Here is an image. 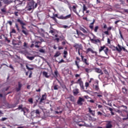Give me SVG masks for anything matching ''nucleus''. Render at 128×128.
<instances>
[{
	"instance_id": "f257e3e1",
	"label": "nucleus",
	"mask_w": 128,
	"mask_h": 128,
	"mask_svg": "<svg viewBox=\"0 0 128 128\" xmlns=\"http://www.w3.org/2000/svg\"><path fill=\"white\" fill-rule=\"evenodd\" d=\"M118 110H116L121 116H126V112H128V106L124 105H120V106H117Z\"/></svg>"
},
{
	"instance_id": "f03ea898",
	"label": "nucleus",
	"mask_w": 128,
	"mask_h": 128,
	"mask_svg": "<svg viewBox=\"0 0 128 128\" xmlns=\"http://www.w3.org/2000/svg\"><path fill=\"white\" fill-rule=\"evenodd\" d=\"M26 1L29 2L28 3V10L29 12L38 8L37 3H36L34 0H26Z\"/></svg>"
},
{
	"instance_id": "7ed1b4c3",
	"label": "nucleus",
	"mask_w": 128,
	"mask_h": 128,
	"mask_svg": "<svg viewBox=\"0 0 128 128\" xmlns=\"http://www.w3.org/2000/svg\"><path fill=\"white\" fill-rule=\"evenodd\" d=\"M74 84H77L80 86V88L82 90H84V82L82 80V78H79L76 82H74V80L71 81V84H70V86H72Z\"/></svg>"
},
{
	"instance_id": "20e7f679",
	"label": "nucleus",
	"mask_w": 128,
	"mask_h": 128,
	"mask_svg": "<svg viewBox=\"0 0 128 128\" xmlns=\"http://www.w3.org/2000/svg\"><path fill=\"white\" fill-rule=\"evenodd\" d=\"M54 16V18H57L59 20H68L72 18V14H69L68 15H67L65 16H64V15H60V16H58V14H55Z\"/></svg>"
},
{
	"instance_id": "39448f33",
	"label": "nucleus",
	"mask_w": 128,
	"mask_h": 128,
	"mask_svg": "<svg viewBox=\"0 0 128 128\" xmlns=\"http://www.w3.org/2000/svg\"><path fill=\"white\" fill-rule=\"evenodd\" d=\"M102 50H104V52H105L106 56H108V48L106 46H100V48L99 49V52H102Z\"/></svg>"
},
{
	"instance_id": "423d86ee",
	"label": "nucleus",
	"mask_w": 128,
	"mask_h": 128,
	"mask_svg": "<svg viewBox=\"0 0 128 128\" xmlns=\"http://www.w3.org/2000/svg\"><path fill=\"white\" fill-rule=\"evenodd\" d=\"M73 47L74 48L76 52H78V50H82V44L76 43L73 45Z\"/></svg>"
},
{
	"instance_id": "0eeeda50",
	"label": "nucleus",
	"mask_w": 128,
	"mask_h": 128,
	"mask_svg": "<svg viewBox=\"0 0 128 128\" xmlns=\"http://www.w3.org/2000/svg\"><path fill=\"white\" fill-rule=\"evenodd\" d=\"M75 66H77V68L80 70V58H78V56L76 57V60L74 61Z\"/></svg>"
},
{
	"instance_id": "6e6552de",
	"label": "nucleus",
	"mask_w": 128,
	"mask_h": 128,
	"mask_svg": "<svg viewBox=\"0 0 128 128\" xmlns=\"http://www.w3.org/2000/svg\"><path fill=\"white\" fill-rule=\"evenodd\" d=\"M18 22H19L22 26V30H26V28L24 27V26H26V23L24 22V21L20 20V19L18 18L17 20Z\"/></svg>"
},
{
	"instance_id": "1a4fd4ad",
	"label": "nucleus",
	"mask_w": 128,
	"mask_h": 128,
	"mask_svg": "<svg viewBox=\"0 0 128 128\" xmlns=\"http://www.w3.org/2000/svg\"><path fill=\"white\" fill-rule=\"evenodd\" d=\"M92 52V54H94L96 56H98V52L96 51H94L92 48H88L86 52V54H88V52Z\"/></svg>"
},
{
	"instance_id": "9d476101",
	"label": "nucleus",
	"mask_w": 128,
	"mask_h": 128,
	"mask_svg": "<svg viewBox=\"0 0 128 128\" xmlns=\"http://www.w3.org/2000/svg\"><path fill=\"white\" fill-rule=\"evenodd\" d=\"M94 82L95 84H93V88L95 90H100V87L98 86V81L96 80Z\"/></svg>"
},
{
	"instance_id": "9b49d317",
	"label": "nucleus",
	"mask_w": 128,
	"mask_h": 128,
	"mask_svg": "<svg viewBox=\"0 0 128 128\" xmlns=\"http://www.w3.org/2000/svg\"><path fill=\"white\" fill-rule=\"evenodd\" d=\"M80 56L82 62H84V64H85L86 66H89L90 63H88V59L86 58H85L84 56H82V55H80Z\"/></svg>"
},
{
	"instance_id": "f8f14e48",
	"label": "nucleus",
	"mask_w": 128,
	"mask_h": 128,
	"mask_svg": "<svg viewBox=\"0 0 128 128\" xmlns=\"http://www.w3.org/2000/svg\"><path fill=\"white\" fill-rule=\"evenodd\" d=\"M84 102V98L82 97H79L78 100L77 101V104L78 106H82V102Z\"/></svg>"
},
{
	"instance_id": "ddd939ff",
	"label": "nucleus",
	"mask_w": 128,
	"mask_h": 128,
	"mask_svg": "<svg viewBox=\"0 0 128 128\" xmlns=\"http://www.w3.org/2000/svg\"><path fill=\"white\" fill-rule=\"evenodd\" d=\"M83 124H80V122H76L77 124L79 126H86V128H90V126L84 123V122H82Z\"/></svg>"
},
{
	"instance_id": "4468645a",
	"label": "nucleus",
	"mask_w": 128,
	"mask_h": 128,
	"mask_svg": "<svg viewBox=\"0 0 128 128\" xmlns=\"http://www.w3.org/2000/svg\"><path fill=\"white\" fill-rule=\"evenodd\" d=\"M94 70L96 72H97L98 74H104V72H102V70H100V68H95Z\"/></svg>"
},
{
	"instance_id": "2eb2a0df",
	"label": "nucleus",
	"mask_w": 128,
	"mask_h": 128,
	"mask_svg": "<svg viewBox=\"0 0 128 128\" xmlns=\"http://www.w3.org/2000/svg\"><path fill=\"white\" fill-rule=\"evenodd\" d=\"M22 84L20 82H18V88H16V92H18L20 90H22Z\"/></svg>"
},
{
	"instance_id": "dca6fc26",
	"label": "nucleus",
	"mask_w": 128,
	"mask_h": 128,
	"mask_svg": "<svg viewBox=\"0 0 128 128\" xmlns=\"http://www.w3.org/2000/svg\"><path fill=\"white\" fill-rule=\"evenodd\" d=\"M90 42H92L93 44H98V42L100 44V40L98 39H90Z\"/></svg>"
},
{
	"instance_id": "f3484780",
	"label": "nucleus",
	"mask_w": 128,
	"mask_h": 128,
	"mask_svg": "<svg viewBox=\"0 0 128 128\" xmlns=\"http://www.w3.org/2000/svg\"><path fill=\"white\" fill-rule=\"evenodd\" d=\"M46 100V94H42L41 98V99L40 101V104H42L43 100Z\"/></svg>"
},
{
	"instance_id": "a211bd4d",
	"label": "nucleus",
	"mask_w": 128,
	"mask_h": 128,
	"mask_svg": "<svg viewBox=\"0 0 128 128\" xmlns=\"http://www.w3.org/2000/svg\"><path fill=\"white\" fill-rule=\"evenodd\" d=\"M26 66L28 70H34V66H32V64H29L28 66V64H26Z\"/></svg>"
},
{
	"instance_id": "6ab92c4d",
	"label": "nucleus",
	"mask_w": 128,
	"mask_h": 128,
	"mask_svg": "<svg viewBox=\"0 0 128 128\" xmlns=\"http://www.w3.org/2000/svg\"><path fill=\"white\" fill-rule=\"evenodd\" d=\"M118 47H116V49L117 50V52H120L122 50V46L120 44H118Z\"/></svg>"
},
{
	"instance_id": "aec40b11",
	"label": "nucleus",
	"mask_w": 128,
	"mask_h": 128,
	"mask_svg": "<svg viewBox=\"0 0 128 128\" xmlns=\"http://www.w3.org/2000/svg\"><path fill=\"white\" fill-rule=\"evenodd\" d=\"M106 128H112V121H106Z\"/></svg>"
},
{
	"instance_id": "412c9836",
	"label": "nucleus",
	"mask_w": 128,
	"mask_h": 128,
	"mask_svg": "<svg viewBox=\"0 0 128 128\" xmlns=\"http://www.w3.org/2000/svg\"><path fill=\"white\" fill-rule=\"evenodd\" d=\"M39 34L42 36L43 38H44V30L42 28H40L39 30Z\"/></svg>"
},
{
	"instance_id": "4be33fe9",
	"label": "nucleus",
	"mask_w": 128,
	"mask_h": 128,
	"mask_svg": "<svg viewBox=\"0 0 128 128\" xmlns=\"http://www.w3.org/2000/svg\"><path fill=\"white\" fill-rule=\"evenodd\" d=\"M74 96H78L80 94V90L78 88L74 89L73 90Z\"/></svg>"
},
{
	"instance_id": "5701e85b",
	"label": "nucleus",
	"mask_w": 128,
	"mask_h": 128,
	"mask_svg": "<svg viewBox=\"0 0 128 128\" xmlns=\"http://www.w3.org/2000/svg\"><path fill=\"white\" fill-rule=\"evenodd\" d=\"M34 42V44L35 48H40L38 44H42V42H40V41L34 42Z\"/></svg>"
},
{
	"instance_id": "b1692460",
	"label": "nucleus",
	"mask_w": 128,
	"mask_h": 128,
	"mask_svg": "<svg viewBox=\"0 0 128 128\" xmlns=\"http://www.w3.org/2000/svg\"><path fill=\"white\" fill-rule=\"evenodd\" d=\"M2 0L3 2L5 4H12V0Z\"/></svg>"
},
{
	"instance_id": "393cba45",
	"label": "nucleus",
	"mask_w": 128,
	"mask_h": 128,
	"mask_svg": "<svg viewBox=\"0 0 128 128\" xmlns=\"http://www.w3.org/2000/svg\"><path fill=\"white\" fill-rule=\"evenodd\" d=\"M88 112L91 114L93 116H94L96 115V112L92 111L91 108H88Z\"/></svg>"
},
{
	"instance_id": "a878e982",
	"label": "nucleus",
	"mask_w": 128,
	"mask_h": 128,
	"mask_svg": "<svg viewBox=\"0 0 128 128\" xmlns=\"http://www.w3.org/2000/svg\"><path fill=\"white\" fill-rule=\"evenodd\" d=\"M22 34H24L25 36H28V29L22 30Z\"/></svg>"
},
{
	"instance_id": "bb28decb",
	"label": "nucleus",
	"mask_w": 128,
	"mask_h": 128,
	"mask_svg": "<svg viewBox=\"0 0 128 128\" xmlns=\"http://www.w3.org/2000/svg\"><path fill=\"white\" fill-rule=\"evenodd\" d=\"M112 30V27H108L107 28V30L106 31H104V34H106V36H110V33H108V30Z\"/></svg>"
},
{
	"instance_id": "cd10ccee",
	"label": "nucleus",
	"mask_w": 128,
	"mask_h": 128,
	"mask_svg": "<svg viewBox=\"0 0 128 128\" xmlns=\"http://www.w3.org/2000/svg\"><path fill=\"white\" fill-rule=\"evenodd\" d=\"M72 8V10H73V12H75V14H77V16H79V15H78V12L76 11V6H73Z\"/></svg>"
},
{
	"instance_id": "c85d7f7f",
	"label": "nucleus",
	"mask_w": 128,
	"mask_h": 128,
	"mask_svg": "<svg viewBox=\"0 0 128 128\" xmlns=\"http://www.w3.org/2000/svg\"><path fill=\"white\" fill-rule=\"evenodd\" d=\"M36 114V116L40 115V110L37 109L36 110H34L32 112V113Z\"/></svg>"
},
{
	"instance_id": "c756f323",
	"label": "nucleus",
	"mask_w": 128,
	"mask_h": 128,
	"mask_svg": "<svg viewBox=\"0 0 128 128\" xmlns=\"http://www.w3.org/2000/svg\"><path fill=\"white\" fill-rule=\"evenodd\" d=\"M97 115L99 116H105L106 118V114H104L102 113V112H97Z\"/></svg>"
},
{
	"instance_id": "7c9ffc66",
	"label": "nucleus",
	"mask_w": 128,
	"mask_h": 128,
	"mask_svg": "<svg viewBox=\"0 0 128 128\" xmlns=\"http://www.w3.org/2000/svg\"><path fill=\"white\" fill-rule=\"evenodd\" d=\"M122 90L124 94H126V92H128V89L126 88V86H124L122 88Z\"/></svg>"
},
{
	"instance_id": "2f4dec72",
	"label": "nucleus",
	"mask_w": 128,
	"mask_h": 128,
	"mask_svg": "<svg viewBox=\"0 0 128 128\" xmlns=\"http://www.w3.org/2000/svg\"><path fill=\"white\" fill-rule=\"evenodd\" d=\"M60 56V52H56L54 56V57L58 58V56Z\"/></svg>"
},
{
	"instance_id": "473e14b6",
	"label": "nucleus",
	"mask_w": 128,
	"mask_h": 128,
	"mask_svg": "<svg viewBox=\"0 0 128 128\" xmlns=\"http://www.w3.org/2000/svg\"><path fill=\"white\" fill-rule=\"evenodd\" d=\"M88 10V8H86V4H83V11L82 12L83 14H84V12Z\"/></svg>"
},
{
	"instance_id": "72a5a7b5",
	"label": "nucleus",
	"mask_w": 128,
	"mask_h": 128,
	"mask_svg": "<svg viewBox=\"0 0 128 128\" xmlns=\"http://www.w3.org/2000/svg\"><path fill=\"white\" fill-rule=\"evenodd\" d=\"M43 76H45V78H48L50 77L48 75V73L46 72H43Z\"/></svg>"
},
{
	"instance_id": "f704fd0d",
	"label": "nucleus",
	"mask_w": 128,
	"mask_h": 128,
	"mask_svg": "<svg viewBox=\"0 0 128 128\" xmlns=\"http://www.w3.org/2000/svg\"><path fill=\"white\" fill-rule=\"evenodd\" d=\"M54 78H58V70H56L54 71Z\"/></svg>"
},
{
	"instance_id": "c9c22d12",
	"label": "nucleus",
	"mask_w": 128,
	"mask_h": 128,
	"mask_svg": "<svg viewBox=\"0 0 128 128\" xmlns=\"http://www.w3.org/2000/svg\"><path fill=\"white\" fill-rule=\"evenodd\" d=\"M27 58H28V60H34V56H28Z\"/></svg>"
},
{
	"instance_id": "e433bc0d",
	"label": "nucleus",
	"mask_w": 128,
	"mask_h": 128,
	"mask_svg": "<svg viewBox=\"0 0 128 128\" xmlns=\"http://www.w3.org/2000/svg\"><path fill=\"white\" fill-rule=\"evenodd\" d=\"M50 18H52L53 20H54V22L56 24H58V20L56 19V17L50 16Z\"/></svg>"
},
{
	"instance_id": "4c0bfd02",
	"label": "nucleus",
	"mask_w": 128,
	"mask_h": 128,
	"mask_svg": "<svg viewBox=\"0 0 128 128\" xmlns=\"http://www.w3.org/2000/svg\"><path fill=\"white\" fill-rule=\"evenodd\" d=\"M98 26H96L94 28V32H98Z\"/></svg>"
},
{
	"instance_id": "58836bf2",
	"label": "nucleus",
	"mask_w": 128,
	"mask_h": 128,
	"mask_svg": "<svg viewBox=\"0 0 128 128\" xmlns=\"http://www.w3.org/2000/svg\"><path fill=\"white\" fill-rule=\"evenodd\" d=\"M54 90H58V85L55 84L54 87Z\"/></svg>"
},
{
	"instance_id": "ea45409f",
	"label": "nucleus",
	"mask_w": 128,
	"mask_h": 128,
	"mask_svg": "<svg viewBox=\"0 0 128 128\" xmlns=\"http://www.w3.org/2000/svg\"><path fill=\"white\" fill-rule=\"evenodd\" d=\"M15 26L18 32H20V27H18V24L16 23Z\"/></svg>"
},
{
	"instance_id": "a19ab883",
	"label": "nucleus",
	"mask_w": 128,
	"mask_h": 128,
	"mask_svg": "<svg viewBox=\"0 0 128 128\" xmlns=\"http://www.w3.org/2000/svg\"><path fill=\"white\" fill-rule=\"evenodd\" d=\"M16 34V31L14 29H12V31L10 32V34Z\"/></svg>"
},
{
	"instance_id": "79ce46f5",
	"label": "nucleus",
	"mask_w": 128,
	"mask_h": 128,
	"mask_svg": "<svg viewBox=\"0 0 128 128\" xmlns=\"http://www.w3.org/2000/svg\"><path fill=\"white\" fill-rule=\"evenodd\" d=\"M36 36V38H40V42H41V44H42V42H44V39H42V37H40V36L38 37V36Z\"/></svg>"
},
{
	"instance_id": "37998d69",
	"label": "nucleus",
	"mask_w": 128,
	"mask_h": 128,
	"mask_svg": "<svg viewBox=\"0 0 128 128\" xmlns=\"http://www.w3.org/2000/svg\"><path fill=\"white\" fill-rule=\"evenodd\" d=\"M69 98H70V102H74V96H72Z\"/></svg>"
},
{
	"instance_id": "c03bdc74",
	"label": "nucleus",
	"mask_w": 128,
	"mask_h": 128,
	"mask_svg": "<svg viewBox=\"0 0 128 128\" xmlns=\"http://www.w3.org/2000/svg\"><path fill=\"white\" fill-rule=\"evenodd\" d=\"M8 120L7 118H2L0 120V122H4V120Z\"/></svg>"
},
{
	"instance_id": "a18cd8bd",
	"label": "nucleus",
	"mask_w": 128,
	"mask_h": 128,
	"mask_svg": "<svg viewBox=\"0 0 128 128\" xmlns=\"http://www.w3.org/2000/svg\"><path fill=\"white\" fill-rule=\"evenodd\" d=\"M55 112L56 114H62V110H60L59 112L58 111H55Z\"/></svg>"
},
{
	"instance_id": "49530a36",
	"label": "nucleus",
	"mask_w": 128,
	"mask_h": 128,
	"mask_svg": "<svg viewBox=\"0 0 128 128\" xmlns=\"http://www.w3.org/2000/svg\"><path fill=\"white\" fill-rule=\"evenodd\" d=\"M22 104L20 105L17 108V110H20L22 108Z\"/></svg>"
},
{
	"instance_id": "de8ad7c7",
	"label": "nucleus",
	"mask_w": 128,
	"mask_h": 128,
	"mask_svg": "<svg viewBox=\"0 0 128 128\" xmlns=\"http://www.w3.org/2000/svg\"><path fill=\"white\" fill-rule=\"evenodd\" d=\"M62 62L66 63V61H64V60L62 59L59 62H58V64H62Z\"/></svg>"
},
{
	"instance_id": "09e8293b",
	"label": "nucleus",
	"mask_w": 128,
	"mask_h": 128,
	"mask_svg": "<svg viewBox=\"0 0 128 128\" xmlns=\"http://www.w3.org/2000/svg\"><path fill=\"white\" fill-rule=\"evenodd\" d=\"M49 32L50 34H52V36H54V30H50L49 31Z\"/></svg>"
},
{
	"instance_id": "8fccbe9b",
	"label": "nucleus",
	"mask_w": 128,
	"mask_h": 128,
	"mask_svg": "<svg viewBox=\"0 0 128 128\" xmlns=\"http://www.w3.org/2000/svg\"><path fill=\"white\" fill-rule=\"evenodd\" d=\"M7 24H8L10 26H12V22L10 20L8 21Z\"/></svg>"
},
{
	"instance_id": "3c124183",
	"label": "nucleus",
	"mask_w": 128,
	"mask_h": 128,
	"mask_svg": "<svg viewBox=\"0 0 128 128\" xmlns=\"http://www.w3.org/2000/svg\"><path fill=\"white\" fill-rule=\"evenodd\" d=\"M81 30H82V32H84V34H86V33L87 32L86 30H85V29L84 28H82L81 29Z\"/></svg>"
},
{
	"instance_id": "603ef678",
	"label": "nucleus",
	"mask_w": 128,
	"mask_h": 128,
	"mask_svg": "<svg viewBox=\"0 0 128 128\" xmlns=\"http://www.w3.org/2000/svg\"><path fill=\"white\" fill-rule=\"evenodd\" d=\"M88 86H90V84L88 82L85 83V86L86 88H88Z\"/></svg>"
},
{
	"instance_id": "864d4df0",
	"label": "nucleus",
	"mask_w": 128,
	"mask_h": 128,
	"mask_svg": "<svg viewBox=\"0 0 128 128\" xmlns=\"http://www.w3.org/2000/svg\"><path fill=\"white\" fill-rule=\"evenodd\" d=\"M84 70L86 72H88V73L90 72V68H85Z\"/></svg>"
},
{
	"instance_id": "5fc2aeb1",
	"label": "nucleus",
	"mask_w": 128,
	"mask_h": 128,
	"mask_svg": "<svg viewBox=\"0 0 128 128\" xmlns=\"http://www.w3.org/2000/svg\"><path fill=\"white\" fill-rule=\"evenodd\" d=\"M103 24H104L103 28H104V29L108 28V26H106V24L104 23Z\"/></svg>"
},
{
	"instance_id": "6e6d98bb",
	"label": "nucleus",
	"mask_w": 128,
	"mask_h": 128,
	"mask_svg": "<svg viewBox=\"0 0 128 128\" xmlns=\"http://www.w3.org/2000/svg\"><path fill=\"white\" fill-rule=\"evenodd\" d=\"M89 28H90V30H94V25H92L90 24V25L89 26Z\"/></svg>"
},
{
	"instance_id": "4d7b16f0",
	"label": "nucleus",
	"mask_w": 128,
	"mask_h": 128,
	"mask_svg": "<svg viewBox=\"0 0 128 128\" xmlns=\"http://www.w3.org/2000/svg\"><path fill=\"white\" fill-rule=\"evenodd\" d=\"M4 38H5V40H6V42H10V40H8V37H5Z\"/></svg>"
},
{
	"instance_id": "13d9d810",
	"label": "nucleus",
	"mask_w": 128,
	"mask_h": 128,
	"mask_svg": "<svg viewBox=\"0 0 128 128\" xmlns=\"http://www.w3.org/2000/svg\"><path fill=\"white\" fill-rule=\"evenodd\" d=\"M18 12H14V14L16 16H18Z\"/></svg>"
},
{
	"instance_id": "bf43d9fd",
	"label": "nucleus",
	"mask_w": 128,
	"mask_h": 128,
	"mask_svg": "<svg viewBox=\"0 0 128 128\" xmlns=\"http://www.w3.org/2000/svg\"><path fill=\"white\" fill-rule=\"evenodd\" d=\"M28 102H31V104H32L34 102V101L32 100V98L28 100Z\"/></svg>"
},
{
	"instance_id": "052dcab7",
	"label": "nucleus",
	"mask_w": 128,
	"mask_h": 128,
	"mask_svg": "<svg viewBox=\"0 0 128 128\" xmlns=\"http://www.w3.org/2000/svg\"><path fill=\"white\" fill-rule=\"evenodd\" d=\"M61 86L62 88H63L64 89H66V85L63 84V85H61Z\"/></svg>"
},
{
	"instance_id": "680f3d73",
	"label": "nucleus",
	"mask_w": 128,
	"mask_h": 128,
	"mask_svg": "<svg viewBox=\"0 0 128 128\" xmlns=\"http://www.w3.org/2000/svg\"><path fill=\"white\" fill-rule=\"evenodd\" d=\"M24 48H28V44L26 42H24Z\"/></svg>"
},
{
	"instance_id": "e2e57ef3",
	"label": "nucleus",
	"mask_w": 128,
	"mask_h": 128,
	"mask_svg": "<svg viewBox=\"0 0 128 128\" xmlns=\"http://www.w3.org/2000/svg\"><path fill=\"white\" fill-rule=\"evenodd\" d=\"M32 72L30 71V74H29L28 78H32Z\"/></svg>"
},
{
	"instance_id": "0e129e2a",
	"label": "nucleus",
	"mask_w": 128,
	"mask_h": 128,
	"mask_svg": "<svg viewBox=\"0 0 128 128\" xmlns=\"http://www.w3.org/2000/svg\"><path fill=\"white\" fill-rule=\"evenodd\" d=\"M39 52H44V49H40V50H39Z\"/></svg>"
},
{
	"instance_id": "69168bd1",
	"label": "nucleus",
	"mask_w": 128,
	"mask_h": 128,
	"mask_svg": "<svg viewBox=\"0 0 128 128\" xmlns=\"http://www.w3.org/2000/svg\"><path fill=\"white\" fill-rule=\"evenodd\" d=\"M98 108H102V106L100 104H98Z\"/></svg>"
},
{
	"instance_id": "338daca9",
	"label": "nucleus",
	"mask_w": 128,
	"mask_h": 128,
	"mask_svg": "<svg viewBox=\"0 0 128 128\" xmlns=\"http://www.w3.org/2000/svg\"><path fill=\"white\" fill-rule=\"evenodd\" d=\"M1 11L2 12H6V10H4V8L1 9Z\"/></svg>"
},
{
	"instance_id": "774afa93",
	"label": "nucleus",
	"mask_w": 128,
	"mask_h": 128,
	"mask_svg": "<svg viewBox=\"0 0 128 128\" xmlns=\"http://www.w3.org/2000/svg\"><path fill=\"white\" fill-rule=\"evenodd\" d=\"M26 107L25 108H22L21 110V112H24V110H26Z\"/></svg>"
}]
</instances>
